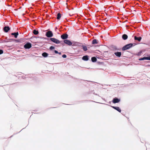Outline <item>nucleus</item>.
I'll list each match as a JSON object with an SVG mask.
<instances>
[{
  "instance_id": "obj_1",
  "label": "nucleus",
  "mask_w": 150,
  "mask_h": 150,
  "mask_svg": "<svg viewBox=\"0 0 150 150\" xmlns=\"http://www.w3.org/2000/svg\"><path fill=\"white\" fill-rule=\"evenodd\" d=\"M64 42L65 43V44L68 45L69 46H77L78 45L77 44H78V43L77 42H75L74 43H72L69 40L66 39L63 40Z\"/></svg>"
},
{
  "instance_id": "obj_2",
  "label": "nucleus",
  "mask_w": 150,
  "mask_h": 150,
  "mask_svg": "<svg viewBox=\"0 0 150 150\" xmlns=\"http://www.w3.org/2000/svg\"><path fill=\"white\" fill-rule=\"evenodd\" d=\"M135 45V43H129L127 44L124 46L122 48V50L123 51H125L131 48L133 46Z\"/></svg>"
},
{
  "instance_id": "obj_3",
  "label": "nucleus",
  "mask_w": 150,
  "mask_h": 150,
  "mask_svg": "<svg viewBox=\"0 0 150 150\" xmlns=\"http://www.w3.org/2000/svg\"><path fill=\"white\" fill-rule=\"evenodd\" d=\"M50 40L52 42L57 44L60 43L61 42L59 40L54 38H50Z\"/></svg>"
},
{
  "instance_id": "obj_4",
  "label": "nucleus",
  "mask_w": 150,
  "mask_h": 150,
  "mask_svg": "<svg viewBox=\"0 0 150 150\" xmlns=\"http://www.w3.org/2000/svg\"><path fill=\"white\" fill-rule=\"evenodd\" d=\"M45 35L48 38H51L53 35V33L51 31H49L46 32Z\"/></svg>"
},
{
  "instance_id": "obj_5",
  "label": "nucleus",
  "mask_w": 150,
  "mask_h": 150,
  "mask_svg": "<svg viewBox=\"0 0 150 150\" xmlns=\"http://www.w3.org/2000/svg\"><path fill=\"white\" fill-rule=\"evenodd\" d=\"M32 47L31 44L29 42H27L24 45V47L25 49H29L30 48Z\"/></svg>"
},
{
  "instance_id": "obj_6",
  "label": "nucleus",
  "mask_w": 150,
  "mask_h": 150,
  "mask_svg": "<svg viewBox=\"0 0 150 150\" xmlns=\"http://www.w3.org/2000/svg\"><path fill=\"white\" fill-rule=\"evenodd\" d=\"M120 101V98H118L117 97H115L113 98L112 101L113 103L115 104L119 103Z\"/></svg>"
},
{
  "instance_id": "obj_7",
  "label": "nucleus",
  "mask_w": 150,
  "mask_h": 150,
  "mask_svg": "<svg viewBox=\"0 0 150 150\" xmlns=\"http://www.w3.org/2000/svg\"><path fill=\"white\" fill-rule=\"evenodd\" d=\"M61 38L62 39L64 40L68 38V35L67 33H64L61 35Z\"/></svg>"
},
{
  "instance_id": "obj_8",
  "label": "nucleus",
  "mask_w": 150,
  "mask_h": 150,
  "mask_svg": "<svg viewBox=\"0 0 150 150\" xmlns=\"http://www.w3.org/2000/svg\"><path fill=\"white\" fill-rule=\"evenodd\" d=\"M10 29V27L8 26H5L3 28V31L5 33H7Z\"/></svg>"
},
{
  "instance_id": "obj_9",
  "label": "nucleus",
  "mask_w": 150,
  "mask_h": 150,
  "mask_svg": "<svg viewBox=\"0 0 150 150\" xmlns=\"http://www.w3.org/2000/svg\"><path fill=\"white\" fill-rule=\"evenodd\" d=\"M112 108H113L114 109L116 110L117 111H118V112H121V110L120 108L118 107H116V106H112L111 105H109Z\"/></svg>"
},
{
  "instance_id": "obj_10",
  "label": "nucleus",
  "mask_w": 150,
  "mask_h": 150,
  "mask_svg": "<svg viewBox=\"0 0 150 150\" xmlns=\"http://www.w3.org/2000/svg\"><path fill=\"white\" fill-rule=\"evenodd\" d=\"M89 59V57L87 55L84 56L82 57L83 60L85 61H87Z\"/></svg>"
},
{
  "instance_id": "obj_11",
  "label": "nucleus",
  "mask_w": 150,
  "mask_h": 150,
  "mask_svg": "<svg viewBox=\"0 0 150 150\" xmlns=\"http://www.w3.org/2000/svg\"><path fill=\"white\" fill-rule=\"evenodd\" d=\"M114 54L117 57H120L122 55V53L120 52H117L114 53Z\"/></svg>"
},
{
  "instance_id": "obj_12",
  "label": "nucleus",
  "mask_w": 150,
  "mask_h": 150,
  "mask_svg": "<svg viewBox=\"0 0 150 150\" xmlns=\"http://www.w3.org/2000/svg\"><path fill=\"white\" fill-rule=\"evenodd\" d=\"M11 35H14V37L15 38H16L18 37V32H14L11 33Z\"/></svg>"
},
{
  "instance_id": "obj_13",
  "label": "nucleus",
  "mask_w": 150,
  "mask_h": 150,
  "mask_svg": "<svg viewBox=\"0 0 150 150\" xmlns=\"http://www.w3.org/2000/svg\"><path fill=\"white\" fill-rule=\"evenodd\" d=\"M134 39L135 40L138 41L140 42L142 39V37L140 36L139 37H137V36H135L134 37Z\"/></svg>"
},
{
  "instance_id": "obj_14",
  "label": "nucleus",
  "mask_w": 150,
  "mask_h": 150,
  "mask_svg": "<svg viewBox=\"0 0 150 150\" xmlns=\"http://www.w3.org/2000/svg\"><path fill=\"white\" fill-rule=\"evenodd\" d=\"M128 35L126 34H124L122 35V38L124 40H127L128 38Z\"/></svg>"
},
{
  "instance_id": "obj_15",
  "label": "nucleus",
  "mask_w": 150,
  "mask_h": 150,
  "mask_svg": "<svg viewBox=\"0 0 150 150\" xmlns=\"http://www.w3.org/2000/svg\"><path fill=\"white\" fill-rule=\"evenodd\" d=\"M111 48L113 50H118L119 49L117 48L116 46L112 45L111 46Z\"/></svg>"
},
{
  "instance_id": "obj_16",
  "label": "nucleus",
  "mask_w": 150,
  "mask_h": 150,
  "mask_svg": "<svg viewBox=\"0 0 150 150\" xmlns=\"http://www.w3.org/2000/svg\"><path fill=\"white\" fill-rule=\"evenodd\" d=\"M33 38H35L37 39V38L38 39H46V38H45L42 37L32 36L30 38V39H33Z\"/></svg>"
},
{
  "instance_id": "obj_17",
  "label": "nucleus",
  "mask_w": 150,
  "mask_h": 150,
  "mask_svg": "<svg viewBox=\"0 0 150 150\" xmlns=\"http://www.w3.org/2000/svg\"><path fill=\"white\" fill-rule=\"evenodd\" d=\"M42 55L43 57H46L48 56L49 54L46 52H44L42 53Z\"/></svg>"
},
{
  "instance_id": "obj_18",
  "label": "nucleus",
  "mask_w": 150,
  "mask_h": 150,
  "mask_svg": "<svg viewBox=\"0 0 150 150\" xmlns=\"http://www.w3.org/2000/svg\"><path fill=\"white\" fill-rule=\"evenodd\" d=\"M91 60L93 62H96L97 60L96 58L95 57H91Z\"/></svg>"
},
{
  "instance_id": "obj_19",
  "label": "nucleus",
  "mask_w": 150,
  "mask_h": 150,
  "mask_svg": "<svg viewBox=\"0 0 150 150\" xmlns=\"http://www.w3.org/2000/svg\"><path fill=\"white\" fill-rule=\"evenodd\" d=\"M61 17V14L60 13H58L57 14V20H60Z\"/></svg>"
},
{
  "instance_id": "obj_20",
  "label": "nucleus",
  "mask_w": 150,
  "mask_h": 150,
  "mask_svg": "<svg viewBox=\"0 0 150 150\" xmlns=\"http://www.w3.org/2000/svg\"><path fill=\"white\" fill-rule=\"evenodd\" d=\"M33 33L35 35H37L39 33V32L38 30L35 29L33 30Z\"/></svg>"
},
{
  "instance_id": "obj_21",
  "label": "nucleus",
  "mask_w": 150,
  "mask_h": 150,
  "mask_svg": "<svg viewBox=\"0 0 150 150\" xmlns=\"http://www.w3.org/2000/svg\"><path fill=\"white\" fill-rule=\"evenodd\" d=\"M81 47L84 51H86L87 50V48L86 46L84 45H82Z\"/></svg>"
},
{
  "instance_id": "obj_22",
  "label": "nucleus",
  "mask_w": 150,
  "mask_h": 150,
  "mask_svg": "<svg viewBox=\"0 0 150 150\" xmlns=\"http://www.w3.org/2000/svg\"><path fill=\"white\" fill-rule=\"evenodd\" d=\"M98 43L97 40L96 39H93L92 41V44H97Z\"/></svg>"
},
{
  "instance_id": "obj_23",
  "label": "nucleus",
  "mask_w": 150,
  "mask_h": 150,
  "mask_svg": "<svg viewBox=\"0 0 150 150\" xmlns=\"http://www.w3.org/2000/svg\"><path fill=\"white\" fill-rule=\"evenodd\" d=\"M144 60H150V56L147 57H144Z\"/></svg>"
},
{
  "instance_id": "obj_24",
  "label": "nucleus",
  "mask_w": 150,
  "mask_h": 150,
  "mask_svg": "<svg viewBox=\"0 0 150 150\" xmlns=\"http://www.w3.org/2000/svg\"><path fill=\"white\" fill-rule=\"evenodd\" d=\"M50 50H53L55 49V47L54 46H51L50 47Z\"/></svg>"
},
{
  "instance_id": "obj_25",
  "label": "nucleus",
  "mask_w": 150,
  "mask_h": 150,
  "mask_svg": "<svg viewBox=\"0 0 150 150\" xmlns=\"http://www.w3.org/2000/svg\"><path fill=\"white\" fill-rule=\"evenodd\" d=\"M2 42H8V41H6L5 40H1Z\"/></svg>"
},
{
  "instance_id": "obj_26",
  "label": "nucleus",
  "mask_w": 150,
  "mask_h": 150,
  "mask_svg": "<svg viewBox=\"0 0 150 150\" xmlns=\"http://www.w3.org/2000/svg\"><path fill=\"white\" fill-rule=\"evenodd\" d=\"M139 60L140 61L144 60V57L139 58Z\"/></svg>"
},
{
  "instance_id": "obj_27",
  "label": "nucleus",
  "mask_w": 150,
  "mask_h": 150,
  "mask_svg": "<svg viewBox=\"0 0 150 150\" xmlns=\"http://www.w3.org/2000/svg\"><path fill=\"white\" fill-rule=\"evenodd\" d=\"M67 55L65 54H63L62 55V57L63 58H66L67 57Z\"/></svg>"
},
{
  "instance_id": "obj_28",
  "label": "nucleus",
  "mask_w": 150,
  "mask_h": 150,
  "mask_svg": "<svg viewBox=\"0 0 150 150\" xmlns=\"http://www.w3.org/2000/svg\"><path fill=\"white\" fill-rule=\"evenodd\" d=\"M60 42H60V43H61V45H64V44H65V43L63 41H60Z\"/></svg>"
},
{
  "instance_id": "obj_29",
  "label": "nucleus",
  "mask_w": 150,
  "mask_h": 150,
  "mask_svg": "<svg viewBox=\"0 0 150 150\" xmlns=\"http://www.w3.org/2000/svg\"><path fill=\"white\" fill-rule=\"evenodd\" d=\"M3 53V51L2 50L0 49V54H2Z\"/></svg>"
},
{
  "instance_id": "obj_30",
  "label": "nucleus",
  "mask_w": 150,
  "mask_h": 150,
  "mask_svg": "<svg viewBox=\"0 0 150 150\" xmlns=\"http://www.w3.org/2000/svg\"><path fill=\"white\" fill-rule=\"evenodd\" d=\"M54 52L55 54H57L58 53V51L55 50H54Z\"/></svg>"
},
{
  "instance_id": "obj_31",
  "label": "nucleus",
  "mask_w": 150,
  "mask_h": 150,
  "mask_svg": "<svg viewBox=\"0 0 150 150\" xmlns=\"http://www.w3.org/2000/svg\"><path fill=\"white\" fill-rule=\"evenodd\" d=\"M9 40H10L12 41H14L15 40V39H9Z\"/></svg>"
},
{
  "instance_id": "obj_32",
  "label": "nucleus",
  "mask_w": 150,
  "mask_h": 150,
  "mask_svg": "<svg viewBox=\"0 0 150 150\" xmlns=\"http://www.w3.org/2000/svg\"><path fill=\"white\" fill-rule=\"evenodd\" d=\"M146 67H150V64H148L146 66Z\"/></svg>"
},
{
  "instance_id": "obj_33",
  "label": "nucleus",
  "mask_w": 150,
  "mask_h": 150,
  "mask_svg": "<svg viewBox=\"0 0 150 150\" xmlns=\"http://www.w3.org/2000/svg\"><path fill=\"white\" fill-rule=\"evenodd\" d=\"M57 54H58L59 55L61 54V52H58V53Z\"/></svg>"
},
{
  "instance_id": "obj_34",
  "label": "nucleus",
  "mask_w": 150,
  "mask_h": 150,
  "mask_svg": "<svg viewBox=\"0 0 150 150\" xmlns=\"http://www.w3.org/2000/svg\"><path fill=\"white\" fill-rule=\"evenodd\" d=\"M16 41L17 42H18L19 41L18 40H16Z\"/></svg>"
},
{
  "instance_id": "obj_35",
  "label": "nucleus",
  "mask_w": 150,
  "mask_h": 150,
  "mask_svg": "<svg viewBox=\"0 0 150 150\" xmlns=\"http://www.w3.org/2000/svg\"><path fill=\"white\" fill-rule=\"evenodd\" d=\"M49 57H53L51 56H48Z\"/></svg>"
},
{
  "instance_id": "obj_36",
  "label": "nucleus",
  "mask_w": 150,
  "mask_h": 150,
  "mask_svg": "<svg viewBox=\"0 0 150 150\" xmlns=\"http://www.w3.org/2000/svg\"><path fill=\"white\" fill-rule=\"evenodd\" d=\"M139 53H141V52H140L139 53V54H138L139 55Z\"/></svg>"
},
{
  "instance_id": "obj_37",
  "label": "nucleus",
  "mask_w": 150,
  "mask_h": 150,
  "mask_svg": "<svg viewBox=\"0 0 150 150\" xmlns=\"http://www.w3.org/2000/svg\"><path fill=\"white\" fill-rule=\"evenodd\" d=\"M7 37H6L5 39H7Z\"/></svg>"
},
{
  "instance_id": "obj_38",
  "label": "nucleus",
  "mask_w": 150,
  "mask_h": 150,
  "mask_svg": "<svg viewBox=\"0 0 150 150\" xmlns=\"http://www.w3.org/2000/svg\"><path fill=\"white\" fill-rule=\"evenodd\" d=\"M109 103H110H110H111V102H110H110H109Z\"/></svg>"
},
{
  "instance_id": "obj_39",
  "label": "nucleus",
  "mask_w": 150,
  "mask_h": 150,
  "mask_svg": "<svg viewBox=\"0 0 150 150\" xmlns=\"http://www.w3.org/2000/svg\"><path fill=\"white\" fill-rule=\"evenodd\" d=\"M38 41H40V40H39V39L38 40Z\"/></svg>"
},
{
  "instance_id": "obj_40",
  "label": "nucleus",
  "mask_w": 150,
  "mask_h": 150,
  "mask_svg": "<svg viewBox=\"0 0 150 150\" xmlns=\"http://www.w3.org/2000/svg\"><path fill=\"white\" fill-rule=\"evenodd\" d=\"M106 105H108V104H106Z\"/></svg>"
}]
</instances>
